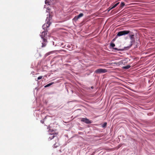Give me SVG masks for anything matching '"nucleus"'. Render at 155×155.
<instances>
[{
  "label": "nucleus",
  "instance_id": "obj_1",
  "mask_svg": "<svg viewBox=\"0 0 155 155\" xmlns=\"http://www.w3.org/2000/svg\"><path fill=\"white\" fill-rule=\"evenodd\" d=\"M48 31L46 30H45L44 31H43L41 34L40 35V36L42 39V47H44L46 46L47 43V38L46 36L47 35Z\"/></svg>",
  "mask_w": 155,
  "mask_h": 155
},
{
  "label": "nucleus",
  "instance_id": "obj_2",
  "mask_svg": "<svg viewBox=\"0 0 155 155\" xmlns=\"http://www.w3.org/2000/svg\"><path fill=\"white\" fill-rule=\"evenodd\" d=\"M46 12H47L49 13V17H47L46 19V23L43 25L42 26V28L45 30L47 28H48L49 27L51 23L50 22V15L49 13L50 11H46Z\"/></svg>",
  "mask_w": 155,
  "mask_h": 155
},
{
  "label": "nucleus",
  "instance_id": "obj_3",
  "mask_svg": "<svg viewBox=\"0 0 155 155\" xmlns=\"http://www.w3.org/2000/svg\"><path fill=\"white\" fill-rule=\"evenodd\" d=\"M129 32L130 31H129L124 30L121 31L119 32L118 33L117 35V36H120L122 35H125L128 34V33H129Z\"/></svg>",
  "mask_w": 155,
  "mask_h": 155
},
{
  "label": "nucleus",
  "instance_id": "obj_4",
  "mask_svg": "<svg viewBox=\"0 0 155 155\" xmlns=\"http://www.w3.org/2000/svg\"><path fill=\"white\" fill-rule=\"evenodd\" d=\"M107 71V70L106 69L99 68L96 70L95 71V72L96 73L100 74L106 73Z\"/></svg>",
  "mask_w": 155,
  "mask_h": 155
},
{
  "label": "nucleus",
  "instance_id": "obj_5",
  "mask_svg": "<svg viewBox=\"0 0 155 155\" xmlns=\"http://www.w3.org/2000/svg\"><path fill=\"white\" fill-rule=\"evenodd\" d=\"M81 121L87 124H91V121H90L87 118H82L81 120Z\"/></svg>",
  "mask_w": 155,
  "mask_h": 155
},
{
  "label": "nucleus",
  "instance_id": "obj_6",
  "mask_svg": "<svg viewBox=\"0 0 155 155\" xmlns=\"http://www.w3.org/2000/svg\"><path fill=\"white\" fill-rule=\"evenodd\" d=\"M53 135H51V136H50L49 137V138L50 139V140H51L52 139L54 138V137H56V136H57L58 135V133H53Z\"/></svg>",
  "mask_w": 155,
  "mask_h": 155
},
{
  "label": "nucleus",
  "instance_id": "obj_7",
  "mask_svg": "<svg viewBox=\"0 0 155 155\" xmlns=\"http://www.w3.org/2000/svg\"><path fill=\"white\" fill-rule=\"evenodd\" d=\"M130 67V66L129 65H127V66H124L123 67V68L125 69H128Z\"/></svg>",
  "mask_w": 155,
  "mask_h": 155
},
{
  "label": "nucleus",
  "instance_id": "obj_8",
  "mask_svg": "<svg viewBox=\"0 0 155 155\" xmlns=\"http://www.w3.org/2000/svg\"><path fill=\"white\" fill-rule=\"evenodd\" d=\"M59 144H57V142H55V143L53 145V147L54 148H56L58 146Z\"/></svg>",
  "mask_w": 155,
  "mask_h": 155
},
{
  "label": "nucleus",
  "instance_id": "obj_9",
  "mask_svg": "<svg viewBox=\"0 0 155 155\" xmlns=\"http://www.w3.org/2000/svg\"><path fill=\"white\" fill-rule=\"evenodd\" d=\"M79 18V17H78V16H75L74 18H73V20L74 21H77Z\"/></svg>",
  "mask_w": 155,
  "mask_h": 155
},
{
  "label": "nucleus",
  "instance_id": "obj_10",
  "mask_svg": "<svg viewBox=\"0 0 155 155\" xmlns=\"http://www.w3.org/2000/svg\"><path fill=\"white\" fill-rule=\"evenodd\" d=\"M54 83H49V84H48L46 85L45 86V87H48L49 86H50V85H52Z\"/></svg>",
  "mask_w": 155,
  "mask_h": 155
},
{
  "label": "nucleus",
  "instance_id": "obj_11",
  "mask_svg": "<svg viewBox=\"0 0 155 155\" xmlns=\"http://www.w3.org/2000/svg\"><path fill=\"white\" fill-rule=\"evenodd\" d=\"M84 15V14L83 13H81L78 16V17L79 18H80L82 17Z\"/></svg>",
  "mask_w": 155,
  "mask_h": 155
},
{
  "label": "nucleus",
  "instance_id": "obj_12",
  "mask_svg": "<svg viewBox=\"0 0 155 155\" xmlns=\"http://www.w3.org/2000/svg\"><path fill=\"white\" fill-rule=\"evenodd\" d=\"M119 4V2H118L114 5L112 6L113 8H114L115 7H116Z\"/></svg>",
  "mask_w": 155,
  "mask_h": 155
},
{
  "label": "nucleus",
  "instance_id": "obj_13",
  "mask_svg": "<svg viewBox=\"0 0 155 155\" xmlns=\"http://www.w3.org/2000/svg\"><path fill=\"white\" fill-rule=\"evenodd\" d=\"M110 46L113 48H114L115 46V45L114 43H111L110 44Z\"/></svg>",
  "mask_w": 155,
  "mask_h": 155
},
{
  "label": "nucleus",
  "instance_id": "obj_14",
  "mask_svg": "<svg viewBox=\"0 0 155 155\" xmlns=\"http://www.w3.org/2000/svg\"><path fill=\"white\" fill-rule=\"evenodd\" d=\"M121 6L123 7L125 5V4L124 2H121L120 4Z\"/></svg>",
  "mask_w": 155,
  "mask_h": 155
},
{
  "label": "nucleus",
  "instance_id": "obj_15",
  "mask_svg": "<svg viewBox=\"0 0 155 155\" xmlns=\"http://www.w3.org/2000/svg\"><path fill=\"white\" fill-rule=\"evenodd\" d=\"M134 35H130V38L131 39H132L134 38Z\"/></svg>",
  "mask_w": 155,
  "mask_h": 155
},
{
  "label": "nucleus",
  "instance_id": "obj_16",
  "mask_svg": "<svg viewBox=\"0 0 155 155\" xmlns=\"http://www.w3.org/2000/svg\"><path fill=\"white\" fill-rule=\"evenodd\" d=\"M107 124L106 123H104L103 125V127H104L106 126Z\"/></svg>",
  "mask_w": 155,
  "mask_h": 155
},
{
  "label": "nucleus",
  "instance_id": "obj_17",
  "mask_svg": "<svg viewBox=\"0 0 155 155\" xmlns=\"http://www.w3.org/2000/svg\"><path fill=\"white\" fill-rule=\"evenodd\" d=\"M133 41H131V42H130L131 44H130V47H131L132 46V45L133 44Z\"/></svg>",
  "mask_w": 155,
  "mask_h": 155
},
{
  "label": "nucleus",
  "instance_id": "obj_18",
  "mask_svg": "<svg viewBox=\"0 0 155 155\" xmlns=\"http://www.w3.org/2000/svg\"><path fill=\"white\" fill-rule=\"evenodd\" d=\"M113 48L115 50H116V51H118L119 50L116 48Z\"/></svg>",
  "mask_w": 155,
  "mask_h": 155
},
{
  "label": "nucleus",
  "instance_id": "obj_19",
  "mask_svg": "<svg viewBox=\"0 0 155 155\" xmlns=\"http://www.w3.org/2000/svg\"><path fill=\"white\" fill-rule=\"evenodd\" d=\"M111 10V9H110V7H109L108 8V12H109L110 10Z\"/></svg>",
  "mask_w": 155,
  "mask_h": 155
},
{
  "label": "nucleus",
  "instance_id": "obj_20",
  "mask_svg": "<svg viewBox=\"0 0 155 155\" xmlns=\"http://www.w3.org/2000/svg\"><path fill=\"white\" fill-rule=\"evenodd\" d=\"M95 153V152H94L92 154H91L90 155H94V154Z\"/></svg>",
  "mask_w": 155,
  "mask_h": 155
},
{
  "label": "nucleus",
  "instance_id": "obj_21",
  "mask_svg": "<svg viewBox=\"0 0 155 155\" xmlns=\"http://www.w3.org/2000/svg\"><path fill=\"white\" fill-rule=\"evenodd\" d=\"M41 122L42 123V124H44V121H43V120H41Z\"/></svg>",
  "mask_w": 155,
  "mask_h": 155
},
{
  "label": "nucleus",
  "instance_id": "obj_22",
  "mask_svg": "<svg viewBox=\"0 0 155 155\" xmlns=\"http://www.w3.org/2000/svg\"><path fill=\"white\" fill-rule=\"evenodd\" d=\"M55 139H56V140H57V142L58 141V139L57 137H56Z\"/></svg>",
  "mask_w": 155,
  "mask_h": 155
},
{
  "label": "nucleus",
  "instance_id": "obj_23",
  "mask_svg": "<svg viewBox=\"0 0 155 155\" xmlns=\"http://www.w3.org/2000/svg\"><path fill=\"white\" fill-rule=\"evenodd\" d=\"M110 9H112L113 8H113V7H112V6H110Z\"/></svg>",
  "mask_w": 155,
  "mask_h": 155
},
{
  "label": "nucleus",
  "instance_id": "obj_24",
  "mask_svg": "<svg viewBox=\"0 0 155 155\" xmlns=\"http://www.w3.org/2000/svg\"><path fill=\"white\" fill-rule=\"evenodd\" d=\"M91 89H93L94 88V87L93 86H91Z\"/></svg>",
  "mask_w": 155,
  "mask_h": 155
},
{
  "label": "nucleus",
  "instance_id": "obj_25",
  "mask_svg": "<svg viewBox=\"0 0 155 155\" xmlns=\"http://www.w3.org/2000/svg\"><path fill=\"white\" fill-rule=\"evenodd\" d=\"M41 78H38V80H40V79H41Z\"/></svg>",
  "mask_w": 155,
  "mask_h": 155
},
{
  "label": "nucleus",
  "instance_id": "obj_26",
  "mask_svg": "<svg viewBox=\"0 0 155 155\" xmlns=\"http://www.w3.org/2000/svg\"><path fill=\"white\" fill-rule=\"evenodd\" d=\"M38 78H42V77L41 76H39Z\"/></svg>",
  "mask_w": 155,
  "mask_h": 155
},
{
  "label": "nucleus",
  "instance_id": "obj_27",
  "mask_svg": "<svg viewBox=\"0 0 155 155\" xmlns=\"http://www.w3.org/2000/svg\"><path fill=\"white\" fill-rule=\"evenodd\" d=\"M48 10H49V9L48 8Z\"/></svg>",
  "mask_w": 155,
  "mask_h": 155
}]
</instances>
